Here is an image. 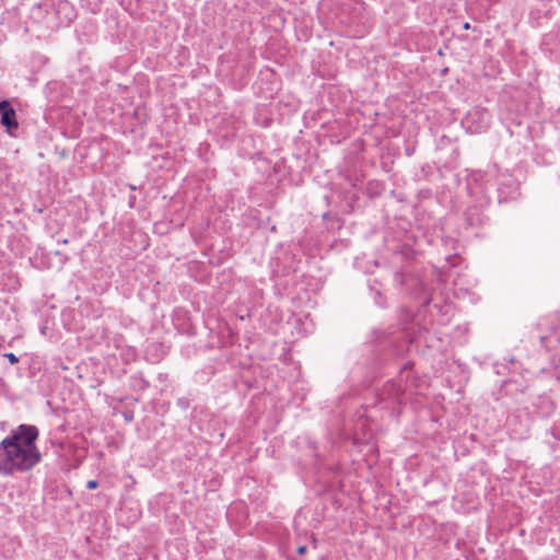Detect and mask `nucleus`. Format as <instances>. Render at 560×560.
Listing matches in <instances>:
<instances>
[{
	"label": "nucleus",
	"mask_w": 560,
	"mask_h": 560,
	"mask_svg": "<svg viewBox=\"0 0 560 560\" xmlns=\"http://www.w3.org/2000/svg\"><path fill=\"white\" fill-rule=\"evenodd\" d=\"M550 433L556 440H560V424L558 427L552 428L550 430Z\"/></svg>",
	"instance_id": "obj_11"
},
{
	"label": "nucleus",
	"mask_w": 560,
	"mask_h": 560,
	"mask_svg": "<svg viewBox=\"0 0 560 560\" xmlns=\"http://www.w3.org/2000/svg\"><path fill=\"white\" fill-rule=\"evenodd\" d=\"M178 405L182 406V407H186L187 406L183 398L178 399Z\"/></svg>",
	"instance_id": "obj_15"
},
{
	"label": "nucleus",
	"mask_w": 560,
	"mask_h": 560,
	"mask_svg": "<svg viewBox=\"0 0 560 560\" xmlns=\"http://www.w3.org/2000/svg\"><path fill=\"white\" fill-rule=\"evenodd\" d=\"M413 363L406 362L395 380L387 381L376 393L377 405L389 411L392 417L398 418L400 407L406 402L407 394H411V386H416V378H410Z\"/></svg>",
	"instance_id": "obj_3"
},
{
	"label": "nucleus",
	"mask_w": 560,
	"mask_h": 560,
	"mask_svg": "<svg viewBox=\"0 0 560 560\" xmlns=\"http://www.w3.org/2000/svg\"><path fill=\"white\" fill-rule=\"evenodd\" d=\"M129 385L132 390L144 392L150 386V383L141 372H138L130 376Z\"/></svg>",
	"instance_id": "obj_7"
},
{
	"label": "nucleus",
	"mask_w": 560,
	"mask_h": 560,
	"mask_svg": "<svg viewBox=\"0 0 560 560\" xmlns=\"http://www.w3.org/2000/svg\"><path fill=\"white\" fill-rule=\"evenodd\" d=\"M122 417L126 422H132L135 419V415H133L132 410H127V411L122 412Z\"/></svg>",
	"instance_id": "obj_10"
},
{
	"label": "nucleus",
	"mask_w": 560,
	"mask_h": 560,
	"mask_svg": "<svg viewBox=\"0 0 560 560\" xmlns=\"http://www.w3.org/2000/svg\"><path fill=\"white\" fill-rule=\"evenodd\" d=\"M395 278L400 282V284H402V275L401 273L396 272Z\"/></svg>",
	"instance_id": "obj_14"
},
{
	"label": "nucleus",
	"mask_w": 560,
	"mask_h": 560,
	"mask_svg": "<svg viewBox=\"0 0 560 560\" xmlns=\"http://www.w3.org/2000/svg\"><path fill=\"white\" fill-rule=\"evenodd\" d=\"M62 244H67L68 243V240H62L61 241Z\"/></svg>",
	"instance_id": "obj_17"
},
{
	"label": "nucleus",
	"mask_w": 560,
	"mask_h": 560,
	"mask_svg": "<svg viewBox=\"0 0 560 560\" xmlns=\"http://www.w3.org/2000/svg\"><path fill=\"white\" fill-rule=\"evenodd\" d=\"M463 28L464 30H469L470 28V24L468 22L464 23L463 24Z\"/></svg>",
	"instance_id": "obj_16"
},
{
	"label": "nucleus",
	"mask_w": 560,
	"mask_h": 560,
	"mask_svg": "<svg viewBox=\"0 0 560 560\" xmlns=\"http://www.w3.org/2000/svg\"><path fill=\"white\" fill-rule=\"evenodd\" d=\"M98 487V482L97 480H89L88 483H86V488L89 490H94Z\"/></svg>",
	"instance_id": "obj_12"
},
{
	"label": "nucleus",
	"mask_w": 560,
	"mask_h": 560,
	"mask_svg": "<svg viewBox=\"0 0 560 560\" xmlns=\"http://www.w3.org/2000/svg\"><path fill=\"white\" fill-rule=\"evenodd\" d=\"M549 320L551 323V329L553 331H560V315L553 314L549 317Z\"/></svg>",
	"instance_id": "obj_8"
},
{
	"label": "nucleus",
	"mask_w": 560,
	"mask_h": 560,
	"mask_svg": "<svg viewBox=\"0 0 560 560\" xmlns=\"http://www.w3.org/2000/svg\"><path fill=\"white\" fill-rule=\"evenodd\" d=\"M493 185L490 184L489 176L482 172H474L467 179V191L470 198V203L465 209L463 217L467 226L481 228L489 223V217L486 214V209L490 205L489 188Z\"/></svg>",
	"instance_id": "obj_2"
},
{
	"label": "nucleus",
	"mask_w": 560,
	"mask_h": 560,
	"mask_svg": "<svg viewBox=\"0 0 560 560\" xmlns=\"http://www.w3.org/2000/svg\"><path fill=\"white\" fill-rule=\"evenodd\" d=\"M494 184L499 203L515 200L520 196V184L510 173L498 174Z\"/></svg>",
	"instance_id": "obj_5"
},
{
	"label": "nucleus",
	"mask_w": 560,
	"mask_h": 560,
	"mask_svg": "<svg viewBox=\"0 0 560 560\" xmlns=\"http://www.w3.org/2000/svg\"><path fill=\"white\" fill-rule=\"evenodd\" d=\"M462 124L470 133H480L490 127L491 114L486 108L474 107L463 118Z\"/></svg>",
	"instance_id": "obj_4"
},
{
	"label": "nucleus",
	"mask_w": 560,
	"mask_h": 560,
	"mask_svg": "<svg viewBox=\"0 0 560 560\" xmlns=\"http://www.w3.org/2000/svg\"><path fill=\"white\" fill-rule=\"evenodd\" d=\"M306 550H307L306 546H300L296 551L299 555L302 556V555L306 553Z\"/></svg>",
	"instance_id": "obj_13"
},
{
	"label": "nucleus",
	"mask_w": 560,
	"mask_h": 560,
	"mask_svg": "<svg viewBox=\"0 0 560 560\" xmlns=\"http://www.w3.org/2000/svg\"><path fill=\"white\" fill-rule=\"evenodd\" d=\"M38 429L31 424H20L0 442V472L13 475L36 466L42 458L36 446Z\"/></svg>",
	"instance_id": "obj_1"
},
{
	"label": "nucleus",
	"mask_w": 560,
	"mask_h": 560,
	"mask_svg": "<svg viewBox=\"0 0 560 560\" xmlns=\"http://www.w3.org/2000/svg\"><path fill=\"white\" fill-rule=\"evenodd\" d=\"M3 357L7 358L11 364H16L19 362V358L12 352L4 353Z\"/></svg>",
	"instance_id": "obj_9"
},
{
	"label": "nucleus",
	"mask_w": 560,
	"mask_h": 560,
	"mask_svg": "<svg viewBox=\"0 0 560 560\" xmlns=\"http://www.w3.org/2000/svg\"><path fill=\"white\" fill-rule=\"evenodd\" d=\"M0 124L5 128V131L10 136H15V132L19 129L16 113L7 100L0 102Z\"/></svg>",
	"instance_id": "obj_6"
}]
</instances>
